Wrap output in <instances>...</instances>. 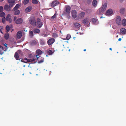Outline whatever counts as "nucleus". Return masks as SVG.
I'll return each instance as SVG.
<instances>
[{"instance_id":"nucleus-36","label":"nucleus","mask_w":126,"mask_h":126,"mask_svg":"<svg viewBox=\"0 0 126 126\" xmlns=\"http://www.w3.org/2000/svg\"><path fill=\"white\" fill-rule=\"evenodd\" d=\"M3 50L2 49V50H0V54L2 55L4 52V51L6 50H5L3 48Z\"/></svg>"},{"instance_id":"nucleus-45","label":"nucleus","mask_w":126,"mask_h":126,"mask_svg":"<svg viewBox=\"0 0 126 126\" xmlns=\"http://www.w3.org/2000/svg\"><path fill=\"white\" fill-rule=\"evenodd\" d=\"M56 16V13H55L54 14V15L51 17V18L52 19H53V18H55Z\"/></svg>"},{"instance_id":"nucleus-39","label":"nucleus","mask_w":126,"mask_h":126,"mask_svg":"<svg viewBox=\"0 0 126 126\" xmlns=\"http://www.w3.org/2000/svg\"><path fill=\"white\" fill-rule=\"evenodd\" d=\"M44 61V59H42L40 61H39L38 62V63H43Z\"/></svg>"},{"instance_id":"nucleus-57","label":"nucleus","mask_w":126,"mask_h":126,"mask_svg":"<svg viewBox=\"0 0 126 126\" xmlns=\"http://www.w3.org/2000/svg\"><path fill=\"white\" fill-rule=\"evenodd\" d=\"M16 19V17H15L14 18V20H15Z\"/></svg>"},{"instance_id":"nucleus-62","label":"nucleus","mask_w":126,"mask_h":126,"mask_svg":"<svg viewBox=\"0 0 126 126\" xmlns=\"http://www.w3.org/2000/svg\"><path fill=\"white\" fill-rule=\"evenodd\" d=\"M55 28H54V30H55Z\"/></svg>"},{"instance_id":"nucleus-48","label":"nucleus","mask_w":126,"mask_h":126,"mask_svg":"<svg viewBox=\"0 0 126 126\" xmlns=\"http://www.w3.org/2000/svg\"><path fill=\"white\" fill-rule=\"evenodd\" d=\"M4 46L6 47V49H5V50H6V49H7V44H6V43H4Z\"/></svg>"},{"instance_id":"nucleus-35","label":"nucleus","mask_w":126,"mask_h":126,"mask_svg":"<svg viewBox=\"0 0 126 126\" xmlns=\"http://www.w3.org/2000/svg\"><path fill=\"white\" fill-rule=\"evenodd\" d=\"M4 9L6 11H8V5H5L4 7Z\"/></svg>"},{"instance_id":"nucleus-61","label":"nucleus","mask_w":126,"mask_h":126,"mask_svg":"<svg viewBox=\"0 0 126 126\" xmlns=\"http://www.w3.org/2000/svg\"><path fill=\"white\" fill-rule=\"evenodd\" d=\"M121 2L122 1L124 0H120Z\"/></svg>"},{"instance_id":"nucleus-60","label":"nucleus","mask_w":126,"mask_h":126,"mask_svg":"<svg viewBox=\"0 0 126 126\" xmlns=\"http://www.w3.org/2000/svg\"><path fill=\"white\" fill-rule=\"evenodd\" d=\"M4 0H0V1L2 2Z\"/></svg>"},{"instance_id":"nucleus-27","label":"nucleus","mask_w":126,"mask_h":126,"mask_svg":"<svg viewBox=\"0 0 126 126\" xmlns=\"http://www.w3.org/2000/svg\"><path fill=\"white\" fill-rule=\"evenodd\" d=\"M25 60H26L27 61V62H31L33 61H35V59H27V58H25Z\"/></svg>"},{"instance_id":"nucleus-43","label":"nucleus","mask_w":126,"mask_h":126,"mask_svg":"<svg viewBox=\"0 0 126 126\" xmlns=\"http://www.w3.org/2000/svg\"><path fill=\"white\" fill-rule=\"evenodd\" d=\"M37 42L35 41H32L31 44H32L35 45L36 44Z\"/></svg>"},{"instance_id":"nucleus-46","label":"nucleus","mask_w":126,"mask_h":126,"mask_svg":"<svg viewBox=\"0 0 126 126\" xmlns=\"http://www.w3.org/2000/svg\"><path fill=\"white\" fill-rule=\"evenodd\" d=\"M5 20V17L2 18V22L3 23H4Z\"/></svg>"},{"instance_id":"nucleus-24","label":"nucleus","mask_w":126,"mask_h":126,"mask_svg":"<svg viewBox=\"0 0 126 126\" xmlns=\"http://www.w3.org/2000/svg\"><path fill=\"white\" fill-rule=\"evenodd\" d=\"M97 4V2L96 0H94L92 2L93 5L94 7L96 6Z\"/></svg>"},{"instance_id":"nucleus-18","label":"nucleus","mask_w":126,"mask_h":126,"mask_svg":"<svg viewBox=\"0 0 126 126\" xmlns=\"http://www.w3.org/2000/svg\"><path fill=\"white\" fill-rule=\"evenodd\" d=\"M32 8L31 6H29L26 8L25 10V12L27 13L29 12L31 10Z\"/></svg>"},{"instance_id":"nucleus-37","label":"nucleus","mask_w":126,"mask_h":126,"mask_svg":"<svg viewBox=\"0 0 126 126\" xmlns=\"http://www.w3.org/2000/svg\"><path fill=\"white\" fill-rule=\"evenodd\" d=\"M71 37V36L70 35L68 34L66 37V38L67 40H69L70 39Z\"/></svg>"},{"instance_id":"nucleus-49","label":"nucleus","mask_w":126,"mask_h":126,"mask_svg":"<svg viewBox=\"0 0 126 126\" xmlns=\"http://www.w3.org/2000/svg\"><path fill=\"white\" fill-rule=\"evenodd\" d=\"M0 49H1L3 50V47L0 45Z\"/></svg>"},{"instance_id":"nucleus-50","label":"nucleus","mask_w":126,"mask_h":126,"mask_svg":"<svg viewBox=\"0 0 126 126\" xmlns=\"http://www.w3.org/2000/svg\"><path fill=\"white\" fill-rule=\"evenodd\" d=\"M3 28V27L2 26H0V30H1Z\"/></svg>"},{"instance_id":"nucleus-5","label":"nucleus","mask_w":126,"mask_h":126,"mask_svg":"<svg viewBox=\"0 0 126 126\" xmlns=\"http://www.w3.org/2000/svg\"><path fill=\"white\" fill-rule=\"evenodd\" d=\"M55 41V39L52 38L48 39L47 41V44L48 45H50L53 44Z\"/></svg>"},{"instance_id":"nucleus-21","label":"nucleus","mask_w":126,"mask_h":126,"mask_svg":"<svg viewBox=\"0 0 126 126\" xmlns=\"http://www.w3.org/2000/svg\"><path fill=\"white\" fill-rule=\"evenodd\" d=\"M33 32L34 33H38L40 32V30L38 29L35 28L34 29Z\"/></svg>"},{"instance_id":"nucleus-15","label":"nucleus","mask_w":126,"mask_h":126,"mask_svg":"<svg viewBox=\"0 0 126 126\" xmlns=\"http://www.w3.org/2000/svg\"><path fill=\"white\" fill-rule=\"evenodd\" d=\"M74 27L77 28L78 29L80 27V25L78 23L75 22L74 23Z\"/></svg>"},{"instance_id":"nucleus-6","label":"nucleus","mask_w":126,"mask_h":126,"mask_svg":"<svg viewBox=\"0 0 126 126\" xmlns=\"http://www.w3.org/2000/svg\"><path fill=\"white\" fill-rule=\"evenodd\" d=\"M72 15L73 18H75L77 16V13L76 11L75 10H73L71 11Z\"/></svg>"},{"instance_id":"nucleus-33","label":"nucleus","mask_w":126,"mask_h":126,"mask_svg":"<svg viewBox=\"0 0 126 126\" xmlns=\"http://www.w3.org/2000/svg\"><path fill=\"white\" fill-rule=\"evenodd\" d=\"M29 35L31 37H32L33 35V32L32 31H31L30 32Z\"/></svg>"},{"instance_id":"nucleus-26","label":"nucleus","mask_w":126,"mask_h":126,"mask_svg":"<svg viewBox=\"0 0 126 126\" xmlns=\"http://www.w3.org/2000/svg\"><path fill=\"white\" fill-rule=\"evenodd\" d=\"M122 24L123 26H125L126 25V19H124L122 21Z\"/></svg>"},{"instance_id":"nucleus-9","label":"nucleus","mask_w":126,"mask_h":126,"mask_svg":"<svg viewBox=\"0 0 126 126\" xmlns=\"http://www.w3.org/2000/svg\"><path fill=\"white\" fill-rule=\"evenodd\" d=\"M59 2L57 0H54L51 3V6L52 7H54L58 5Z\"/></svg>"},{"instance_id":"nucleus-25","label":"nucleus","mask_w":126,"mask_h":126,"mask_svg":"<svg viewBox=\"0 0 126 126\" xmlns=\"http://www.w3.org/2000/svg\"><path fill=\"white\" fill-rule=\"evenodd\" d=\"M36 53L37 54L40 55L42 53V52L41 50L38 49L36 51Z\"/></svg>"},{"instance_id":"nucleus-23","label":"nucleus","mask_w":126,"mask_h":126,"mask_svg":"<svg viewBox=\"0 0 126 126\" xmlns=\"http://www.w3.org/2000/svg\"><path fill=\"white\" fill-rule=\"evenodd\" d=\"M20 6V5L18 4H17L13 9L12 10L13 11H15V10H17V9H18Z\"/></svg>"},{"instance_id":"nucleus-58","label":"nucleus","mask_w":126,"mask_h":126,"mask_svg":"<svg viewBox=\"0 0 126 126\" xmlns=\"http://www.w3.org/2000/svg\"><path fill=\"white\" fill-rule=\"evenodd\" d=\"M109 49H110V50H112V48H110Z\"/></svg>"},{"instance_id":"nucleus-28","label":"nucleus","mask_w":126,"mask_h":126,"mask_svg":"<svg viewBox=\"0 0 126 126\" xmlns=\"http://www.w3.org/2000/svg\"><path fill=\"white\" fill-rule=\"evenodd\" d=\"M14 13V14L15 15H17L19 14L20 13V11L18 10H16L15 11Z\"/></svg>"},{"instance_id":"nucleus-41","label":"nucleus","mask_w":126,"mask_h":126,"mask_svg":"<svg viewBox=\"0 0 126 126\" xmlns=\"http://www.w3.org/2000/svg\"><path fill=\"white\" fill-rule=\"evenodd\" d=\"M9 14H8V22L10 23L12 21V20L11 18H9Z\"/></svg>"},{"instance_id":"nucleus-42","label":"nucleus","mask_w":126,"mask_h":126,"mask_svg":"<svg viewBox=\"0 0 126 126\" xmlns=\"http://www.w3.org/2000/svg\"><path fill=\"white\" fill-rule=\"evenodd\" d=\"M13 27V26L12 25H10L9 26H8V32L9 31L10 29H11Z\"/></svg>"},{"instance_id":"nucleus-55","label":"nucleus","mask_w":126,"mask_h":126,"mask_svg":"<svg viewBox=\"0 0 126 126\" xmlns=\"http://www.w3.org/2000/svg\"><path fill=\"white\" fill-rule=\"evenodd\" d=\"M0 32L2 34H3V32H2V31L1 30H0Z\"/></svg>"},{"instance_id":"nucleus-3","label":"nucleus","mask_w":126,"mask_h":126,"mask_svg":"<svg viewBox=\"0 0 126 126\" xmlns=\"http://www.w3.org/2000/svg\"><path fill=\"white\" fill-rule=\"evenodd\" d=\"M116 23L118 25H121L122 24V21L121 17L119 16H117L115 20Z\"/></svg>"},{"instance_id":"nucleus-52","label":"nucleus","mask_w":126,"mask_h":126,"mask_svg":"<svg viewBox=\"0 0 126 126\" xmlns=\"http://www.w3.org/2000/svg\"><path fill=\"white\" fill-rule=\"evenodd\" d=\"M6 20L7 21H8V15L6 16Z\"/></svg>"},{"instance_id":"nucleus-54","label":"nucleus","mask_w":126,"mask_h":126,"mask_svg":"<svg viewBox=\"0 0 126 126\" xmlns=\"http://www.w3.org/2000/svg\"><path fill=\"white\" fill-rule=\"evenodd\" d=\"M21 61L22 62H24V60H23L22 59L21 60Z\"/></svg>"},{"instance_id":"nucleus-12","label":"nucleus","mask_w":126,"mask_h":126,"mask_svg":"<svg viewBox=\"0 0 126 126\" xmlns=\"http://www.w3.org/2000/svg\"><path fill=\"white\" fill-rule=\"evenodd\" d=\"M105 11L103 9L100 8L97 11V13L99 15L102 14Z\"/></svg>"},{"instance_id":"nucleus-51","label":"nucleus","mask_w":126,"mask_h":126,"mask_svg":"<svg viewBox=\"0 0 126 126\" xmlns=\"http://www.w3.org/2000/svg\"><path fill=\"white\" fill-rule=\"evenodd\" d=\"M36 56L37 59H38V58L39 57V55H36Z\"/></svg>"},{"instance_id":"nucleus-4","label":"nucleus","mask_w":126,"mask_h":126,"mask_svg":"<svg viewBox=\"0 0 126 126\" xmlns=\"http://www.w3.org/2000/svg\"><path fill=\"white\" fill-rule=\"evenodd\" d=\"M15 1V0H8V7L10 8L12 7L14 5Z\"/></svg>"},{"instance_id":"nucleus-53","label":"nucleus","mask_w":126,"mask_h":126,"mask_svg":"<svg viewBox=\"0 0 126 126\" xmlns=\"http://www.w3.org/2000/svg\"><path fill=\"white\" fill-rule=\"evenodd\" d=\"M122 40V39L121 38H119L118 40L119 41H121Z\"/></svg>"},{"instance_id":"nucleus-14","label":"nucleus","mask_w":126,"mask_h":126,"mask_svg":"<svg viewBox=\"0 0 126 126\" xmlns=\"http://www.w3.org/2000/svg\"><path fill=\"white\" fill-rule=\"evenodd\" d=\"M6 32H7V33L4 35V38L5 39L7 40L8 39V33H7L8 32V25L6 26Z\"/></svg>"},{"instance_id":"nucleus-17","label":"nucleus","mask_w":126,"mask_h":126,"mask_svg":"<svg viewBox=\"0 0 126 126\" xmlns=\"http://www.w3.org/2000/svg\"><path fill=\"white\" fill-rule=\"evenodd\" d=\"M14 57L16 60H20V59H19V57L18 54L17 52H16L14 55Z\"/></svg>"},{"instance_id":"nucleus-34","label":"nucleus","mask_w":126,"mask_h":126,"mask_svg":"<svg viewBox=\"0 0 126 126\" xmlns=\"http://www.w3.org/2000/svg\"><path fill=\"white\" fill-rule=\"evenodd\" d=\"M92 20L93 22L94 23H95L97 21V19L94 18H93L92 19Z\"/></svg>"},{"instance_id":"nucleus-64","label":"nucleus","mask_w":126,"mask_h":126,"mask_svg":"<svg viewBox=\"0 0 126 126\" xmlns=\"http://www.w3.org/2000/svg\"><path fill=\"white\" fill-rule=\"evenodd\" d=\"M11 32H12V31L11 30Z\"/></svg>"},{"instance_id":"nucleus-59","label":"nucleus","mask_w":126,"mask_h":126,"mask_svg":"<svg viewBox=\"0 0 126 126\" xmlns=\"http://www.w3.org/2000/svg\"><path fill=\"white\" fill-rule=\"evenodd\" d=\"M83 51H86V49H84Z\"/></svg>"},{"instance_id":"nucleus-44","label":"nucleus","mask_w":126,"mask_h":126,"mask_svg":"<svg viewBox=\"0 0 126 126\" xmlns=\"http://www.w3.org/2000/svg\"><path fill=\"white\" fill-rule=\"evenodd\" d=\"M3 10V8L2 6H0V12H2V11Z\"/></svg>"},{"instance_id":"nucleus-63","label":"nucleus","mask_w":126,"mask_h":126,"mask_svg":"<svg viewBox=\"0 0 126 126\" xmlns=\"http://www.w3.org/2000/svg\"><path fill=\"white\" fill-rule=\"evenodd\" d=\"M60 32H61V31H60Z\"/></svg>"},{"instance_id":"nucleus-31","label":"nucleus","mask_w":126,"mask_h":126,"mask_svg":"<svg viewBox=\"0 0 126 126\" xmlns=\"http://www.w3.org/2000/svg\"><path fill=\"white\" fill-rule=\"evenodd\" d=\"M5 16V14L3 12H2L0 13V16L1 17H4Z\"/></svg>"},{"instance_id":"nucleus-13","label":"nucleus","mask_w":126,"mask_h":126,"mask_svg":"<svg viewBox=\"0 0 126 126\" xmlns=\"http://www.w3.org/2000/svg\"><path fill=\"white\" fill-rule=\"evenodd\" d=\"M22 22L23 20L21 18H18L16 21V23L17 24L22 23Z\"/></svg>"},{"instance_id":"nucleus-10","label":"nucleus","mask_w":126,"mask_h":126,"mask_svg":"<svg viewBox=\"0 0 126 126\" xmlns=\"http://www.w3.org/2000/svg\"><path fill=\"white\" fill-rule=\"evenodd\" d=\"M89 21V19L88 18H86L82 20V23L84 25H87Z\"/></svg>"},{"instance_id":"nucleus-47","label":"nucleus","mask_w":126,"mask_h":126,"mask_svg":"<svg viewBox=\"0 0 126 126\" xmlns=\"http://www.w3.org/2000/svg\"><path fill=\"white\" fill-rule=\"evenodd\" d=\"M92 0H87V3L88 4H90L91 3Z\"/></svg>"},{"instance_id":"nucleus-22","label":"nucleus","mask_w":126,"mask_h":126,"mask_svg":"<svg viewBox=\"0 0 126 126\" xmlns=\"http://www.w3.org/2000/svg\"><path fill=\"white\" fill-rule=\"evenodd\" d=\"M40 44L41 45H44L45 44V42L44 39H40Z\"/></svg>"},{"instance_id":"nucleus-38","label":"nucleus","mask_w":126,"mask_h":126,"mask_svg":"<svg viewBox=\"0 0 126 126\" xmlns=\"http://www.w3.org/2000/svg\"><path fill=\"white\" fill-rule=\"evenodd\" d=\"M18 52L19 53V54H20L21 56H23V53L20 50H18Z\"/></svg>"},{"instance_id":"nucleus-2","label":"nucleus","mask_w":126,"mask_h":126,"mask_svg":"<svg viewBox=\"0 0 126 126\" xmlns=\"http://www.w3.org/2000/svg\"><path fill=\"white\" fill-rule=\"evenodd\" d=\"M29 19V22L33 26H35L36 21L35 18L34 17H31Z\"/></svg>"},{"instance_id":"nucleus-32","label":"nucleus","mask_w":126,"mask_h":126,"mask_svg":"<svg viewBox=\"0 0 126 126\" xmlns=\"http://www.w3.org/2000/svg\"><path fill=\"white\" fill-rule=\"evenodd\" d=\"M47 52L48 55H51L53 53L52 51L50 50H48L47 51Z\"/></svg>"},{"instance_id":"nucleus-30","label":"nucleus","mask_w":126,"mask_h":126,"mask_svg":"<svg viewBox=\"0 0 126 126\" xmlns=\"http://www.w3.org/2000/svg\"><path fill=\"white\" fill-rule=\"evenodd\" d=\"M29 2V0H23V3L25 5L28 4Z\"/></svg>"},{"instance_id":"nucleus-40","label":"nucleus","mask_w":126,"mask_h":126,"mask_svg":"<svg viewBox=\"0 0 126 126\" xmlns=\"http://www.w3.org/2000/svg\"><path fill=\"white\" fill-rule=\"evenodd\" d=\"M52 36L53 37L55 38L57 36V34L53 33L52 34Z\"/></svg>"},{"instance_id":"nucleus-19","label":"nucleus","mask_w":126,"mask_h":126,"mask_svg":"<svg viewBox=\"0 0 126 126\" xmlns=\"http://www.w3.org/2000/svg\"><path fill=\"white\" fill-rule=\"evenodd\" d=\"M107 7V4L106 3H105L103 4L102 7L100 8H101L103 9L104 11H105Z\"/></svg>"},{"instance_id":"nucleus-16","label":"nucleus","mask_w":126,"mask_h":126,"mask_svg":"<svg viewBox=\"0 0 126 126\" xmlns=\"http://www.w3.org/2000/svg\"><path fill=\"white\" fill-rule=\"evenodd\" d=\"M84 15L85 13L84 12H81L79 15L78 18L80 19L82 18L84 16Z\"/></svg>"},{"instance_id":"nucleus-11","label":"nucleus","mask_w":126,"mask_h":126,"mask_svg":"<svg viewBox=\"0 0 126 126\" xmlns=\"http://www.w3.org/2000/svg\"><path fill=\"white\" fill-rule=\"evenodd\" d=\"M22 32L20 31H18L17 33L16 36L17 38L18 39H20L22 37Z\"/></svg>"},{"instance_id":"nucleus-29","label":"nucleus","mask_w":126,"mask_h":126,"mask_svg":"<svg viewBox=\"0 0 126 126\" xmlns=\"http://www.w3.org/2000/svg\"><path fill=\"white\" fill-rule=\"evenodd\" d=\"M38 0H32V3L34 4H37L38 3Z\"/></svg>"},{"instance_id":"nucleus-1","label":"nucleus","mask_w":126,"mask_h":126,"mask_svg":"<svg viewBox=\"0 0 126 126\" xmlns=\"http://www.w3.org/2000/svg\"><path fill=\"white\" fill-rule=\"evenodd\" d=\"M35 24V26L39 28H40L42 26L43 24V23L41 21L40 19L38 18L36 21Z\"/></svg>"},{"instance_id":"nucleus-56","label":"nucleus","mask_w":126,"mask_h":126,"mask_svg":"<svg viewBox=\"0 0 126 126\" xmlns=\"http://www.w3.org/2000/svg\"><path fill=\"white\" fill-rule=\"evenodd\" d=\"M47 36V35L46 34H45L44 35V36L45 37H46Z\"/></svg>"},{"instance_id":"nucleus-8","label":"nucleus","mask_w":126,"mask_h":126,"mask_svg":"<svg viewBox=\"0 0 126 126\" xmlns=\"http://www.w3.org/2000/svg\"><path fill=\"white\" fill-rule=\"evenodd\" d=\"M71 9L70 7L69 6H67L65 7V11L66 13L65 14L68 15L70 13V10Z\"/></svg>"},{"instance_id":"nucleus-7","label":"nucleus","mask_w":126,"mask_h":126,"mask_svg":"<svg viewBox=\"0 0 126 126\" xmlns=\"http://www.w3.org/2000/svg\"><path fill=\"white\" fill-rule=\"evenodd\" d=\"M113 11L112 10L110 9L108 10L106 13V15L107 16L111 15L113 13Z\"/></svg>"},{"instance_id":"nucleus-20","label":"nucleus","mask_w":126,"mask_h":126,"mask_svg":"<svg viewBox=\"0 0 126 126\" xmlns=\"http://www.w3.org/2000/svg\"><path fill=\"white\" fill-rule=\"evenodd\" d=\"M120 32L123 34H124L125 33L126 31V29L124 28H123L121 29L120 30Z\"/></svg>"}]
</instances>
